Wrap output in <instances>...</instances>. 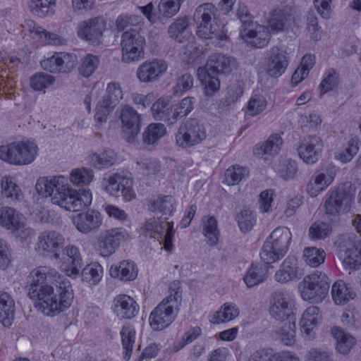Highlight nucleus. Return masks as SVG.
<instances>
[{"label": "nucleus", "mask_w": 361, "mask_h": 361, "mask_svg": "<svg viewBox=\"0 0 361 361\" xmlns=\"http://www.w3.org/2000/svg\"><path fill=\"white\" fill-rule=\"evenodd\" d=\"M26 288L35 306L48 316L63 311L73 300L70 281L61 279L55 269L47 266L39 267L30 273Z\"/></svg>", "instance_id": "1"}, {"label": "nucleus", "mask_w": 361, "mask_h": 361, "mask_svg": "<svg viewBox=\"0 0 361 361\" xmlns=\"http://www.w3.org/2000/svg\"><path fill=\"white\" fill-rule=\"evenodd\" d=\"M35 189L44 197H50L53 204L69 212H78L85 209L92 202V194L89 190L82 193L73 189L63 176L40 177L37 179Z\"/></svg>", "instance_id": "2"}, {"label": "nucleus", "mask_w": 361, "mask_h": 361, "mask_svg": "<svg viewBox=\"0 0 361 361\" xmlns=\"http://www.w3.org/2000/svg\"><path fill=\"white\" fill-rule=\"evenodd\" d=\"M179 282H173L170 286V295L164 298L151 312L149 322L155 331H161L169 326L176 317L178 305L181 300Z\"/></svg>", "instance_id": "3"}, {"label": "nucleus", "mask_w": 361, "mask_h": 361, "mask_svg": "<svg viewBox=\"0 0 361 361\" xmlns=\"http://www.w3.org/2000/svg\"><path fill=\"white\" fill-rule=\"evenodd\" d=\"M292 238L287 227L275 228L264 242L260 257L266 264L279 261L287 253Z\"/></svg>", "instance_id": "4"}, {"label": "nucleus", "mask_w": 361, "mask_h": 361, "mask_svg": "<svg viewBox=\"0 0 361 361\" xmlns=\"http://www.w3.org/2000/svg\"><path fill=\"white\" fill-rule=\"evenodd\" d=\"M37 152V145L32 141L13 142L0 147V159L16 166L27 165L34 161Z\"/></svg>", "instance_id": "5"}, {"label": "nucleus", "mask_w": 361, "mask_h": 361, "mask_svg": "<svg viewBox=\"0 0 361 361\" xmlns=\"http://www.w3.org/2000/svg\"><path fill=\"white\" fill-rule=\"evenodd\" d=\"M330 283L331 280L325 273L317 271L303 278L298 290L305 301L319 302L328 295Z\"/></svg>", "instance_id": "6"}, {"label": "nucleus", "mask_w": 361, "mask_h": 361, "mask_svg": "<svg viewBox=\"0 0 361 361\" xmlns=\"http://www.w3.org/2000/svg\"><path fill=\"white\" fill-rule=\"evenodd\" d=\"M215 6L209 3L199 6L194 13L196 23L197 35L202 39L216 38L223 39L224 35L217 32V25L214 23Z\"/></svg>", "instance_id": "7"}, {"label": "nucleus", "mask_w": 361, "mask_h": 361, "mask_svg": "<svg viewBox=\"0 0 361 361\" xmlns=\"http://www.w3.org/2000/svg\"><path fill=\"white\" fill-rule=\"evenodd\" d=\"M103 190L112 197H122L125 202L135 198L133 178L127 175L115 173L104 177L102 184Z\"/></svg>", "instance_id": "8"}, {"label": "nucleus", "mask_w": 361, "mask_h": 361, "mask_svg": "<svg viewBox=\"0 0 361 361\" xmlns=\"http://www.w3.org/2000/svg\"><path fill=\"white\" fill-rule=\"evenodd\" d=\"M206 130L196 118L183 123L176 133V143L181 148H189L201 143L206 138Z\"/></svg>", "instance_id": "9"}, {"label": "nucleus", "mask_w": 361, "mask_h": 361, "mask_svg": "<svg viewBox=\"0 0 361 361\" xmlns=\"http://www.w3.org/2000/svg\"><path fill=\"white\" fill-rule=\"evenodd\" d=\"M145 39L136 28H130L121 35V47L122 61L130 63L137 61L144 55Z\"/></svg>", "instance_id": "10"}, {"label": "nucleus", "mask_w": 361, "mask_h": 361, "mask_svg": "<svg viewBox=\"0 0 361 361\" xmlns=\"http://www.w3.org/2000/svg\"><path fill=\"white\" fill-rule=\"evenodd\" d=\"M184 0H160L157 11H155L152 2L144 6H139V10L152 24L164 23L177 15Z\"/></svg>", "instance_id": "11"}, {"label": "nucleus", "mask_w": 361, "mask_h": 361, "mask_svg": "<svg viewBox=\"0 0 361 361\" xmlns=\"http://www.w3.org/2000/svg\"><path fill=\"white\" fill-rule=\"evenodd\" d=\"M355 188L350 182H345L329 192L324 207L329 214H338L343 206L348 207L354 199Z\"/></svg>", "instance_id": "12"}, {"label": "nucleus", "mask_w": 361, "mask_h": 361, "mask_svg": "<svg viewBox=\"0 0 361 361\" xmlns=\"http://www.w3.org/2000/svg\"><path fill=\"white\" fill-rule=\"evenodd\" d=\"M293 306V300L288 293L276 290L270 297L269 312L275 320L284 322L295 319Z\"/></svg>", "instance_id": "13"}, {"label": "nucleus", "mask_w": 361, "mask_h": 361, "mask_svg": "<svg viewBox=\"0 0 361 361\" xmlns=\"http://www.w3.org/2000/svg\"><path fill=\"white\" fill-rule=\"evenodd\" d=\"M63 236L55 231H44L37 237L35 250L43 256L53 255L55 259H61L59 251L63 247Z\"/></svg>", "instance_id": "14"}, {"label": "nucleus", "mask_w": 361, "mask_h": 361, "mask_svg": "<svg viewBox=\"0 0 361 361\" xmlns=\"http://www.w3.org/2000/svg\"><path fill=\"white\" fill-rule=\"evenodd\" d=\"M106 21L102 17H96L80 22L78 25V36L90 44L97 46L102 43Z\"/></svg>", "instance_id": "15"}, {"label": "nucleus", "mask_w": 361, "mask_h": 361, "mask_svg": "<svg viewBox=\"0 0 361 361\" xmlns=\"http://www.w3.org/2000/svg\"><path fill=\"white\" fill-rule=\"evenodd\" d=\"M143 228L146 234L150 237L161 238L164 241V247L166 250L171 252L173 250V223L159 218H151L146 221Z\"/></svg>", "instance_id": "16"}, {"label": "nucleus", "mask_w": 361, "mask_h": 361, "mask_svg": "<svg viewBox=\"0 0 361 361\" xmlns=\"http://www.w3.org/2000/svg\"><path fill=\"white\" fill-rule=\"evenodd\" d=\"M339 257L345 270L359 269L361 265V243H354L348 236L339 245Z\"/></svg>", "instance_id": "17"}, {"label": "nucleus", "mask_w": 361, "mask_h": 361, "mask_svg": "<svg viewBox=\"0 0 361 361\" xmlns=\"http://www.w3.org/2000/svg\"><path fill=\"white\" fill-rule=\"evenodd\" d=\"M120 117L126 140L132 143L140 131L141 116L131 106L126 105L121 109Z\"/></svg>", "instance_id": "18"}, {"label": "nucleus", "mask_w": 361, "mask_h": 361, "mask_svg": "<svg viewBox=\"0 0 361 361\" xmlns=\"http://www.w3.org/2000/svg\"><path fill=\"white\" fill-rule=\"evenodd\" d=\"M41 66L51 73H69L75 67L76 56L69 53H57L41 61Z\"/></svg>", "instance_id": "19"}, {"label": "nucleus", "mask_w": 361, "mask_h": 361, "mask_svg": "<svg viewBox=\"0 0 361 361\" xmlns=\"http://www.w3.org/2000/svg\"><path fill=\"white\" fill-rule=\"evenodd\" d=\"M124 231L115 228L100 233L96 243V250L102 257H109L115 252L120 242L124 238Z\"/></svg>", "instance_id": "20"}, {"label": "nucleus", "mask_w": 361, "mask_h": 361, "mask_svg": "<svg viewBox=\"0 0 361 361\" xmlns=\"http://www.w3.org/2000/svg\"><path fill=\"white\" fill-rule=\"evenodd\" d=\"M167 68L166 63L162 60L147 61L138 66L136 76L140 82H153L166 71Z\"/></svg>", "instance_id": "21"}, {"label": "nucleus", "mask_w": 361, "mask_h": 361, "mask_svg": "<svg viewBox=\"0 0 361 361\" xmlns=\"http://www.w3.org/2000/svg\"><path fill=\"white\" fill-rule=\"evenodd\" d=\"M288 66V56L286 50L274 47L267 51V72L274 78L281 75Z\"/></svg>", "instance_id": "22"}, {"label": "nucleus", "mask_w": 361, "mask_h": 361, "mask_svg": "<svg viewBox=\"0 0 361 361\" xmlns=\"http://www.w3.org/2000/svg\"><path fill=\"white\" fill-rule=\"evenodd\" d=\"M336 173L334 166H329L322 172L315 173L307 185V193L312 197H317L333 183Z\"/></svg>", "instance_id": "23"}, {"label": "nucleus", "mask_w": 361, "mask_h": 361, "mask_svg": "<svg viewBox=\"0 0 361 361\" xmlns=\"http://www.w3.org/2000/svg\"><path fill=\"white\" fill-rule=\"evenodd\" d=\"M322 146L323 143L319 137L309 136L304 138L298 147V155L305 163L313 164L318 161Z\"/></svg>", "instance_id": "24"}, {"label": "nucleus", "mask_w": 361, "mask_h": 361, "mask_svg": "<svg viewBox=\"0 0 361 361\" xmlns=\"http://www.w3.org/2000/svg\"><path fill=\"white\" fill-rule=\"evenodd\" d=\"M73 222L79 232L87 234L94 232L101 226L102 217L99 212L95 210H89L75 216Z\"/></svg>", "instance_id": "25"}, {"label": "nucleus", "mask_w": 361, "mask_h": 361, "mask_svg": "<svg viewBox=\"0 0 361 361\" xmlns=\"http://www.w3.org/2000/svg\"><path fill=\"white\" fill-rule=\"evenodd\" d=\"M304 274L298 266L297 258L293 255L288 256L275 274V279L281 283L298 280Z\"/></svg>", "instance_id": "26"}, {"label": "nucleus", "mask_w": 361, "mask_h": 361, "mask_svg": "<svg viewBox=\"0 0 361 361\" xmlns=\"http://www.w3.org/2000/svg\"><path fill=\"white\" fill-rule=\"evenodd\" d=\"M240 35L245 41L255 48L266 47L270 40V32L268 27L253 25L252 27L241 30Z\"/></svg>", "instance_id": "27"}, {"label": "nucleus", "mask_w": 361, "mask_h": 361, "mask_svg": "<svg viewBox=\"0 0 361 361\" xmlns=\"http://www.w3.org/2000/svg\"><path fill=\"white\" fill-rule=\"evenodd\" d=\"M112 310L119 319H130L138 313L139 306L129 295H119L114 300Z\"/></svg>", "instance_id": "28"}, {"label": "nucleus", "mask_w": 361, "mask_h": 361, "mask_svg": "<svg viewBox=\"0 0 361 361\" xmlns=\"http://www.w3.org/2000/svg\"><path fill=\"white\" fill-rule=\"evenodd\" d=\"M63 269L68 276L78 275L82 265L79 249L73 245H67L63 250Z\"/></svg>", "instance_id": "29"}, {"label": "nucleus", "mask_w": 361, "mask_h": 361, "mask_svg": "<svg viewBox=\"0 0 361 361\" xmlns=\"http://www.w3.org/2000/svg\"><path fill=\"white\" fill-rule=\"evenodd\" d=\"M168 35L178 43H183L192 37L187 16L176 18L168 27Z\"/></svg>", "instance_id": "30"}, {"label": "nucleus", "mask_w": 361, "mask_h": 361, "mask_svg": "<svg viewBox=\"0 0 361 361\" xmlns=\"http://www.w3.org/2000/svg\"><path fill=\"white\" fill-rule=\"evenodd\" d=\"M232 59L222 54H213L207 61L203 68L207 73L218 75L220 73H227L231 70Z\"/></svg>", "instance_id": "31"}, {"label": "nucleus", "mask_w": 361, "mask_h": 361, "mask_svg": "<svg viewBox=\"0 0 361 361\" xmlns=\"http://www.w3.org/2000/svg\"><path fill=\"white\" fill-rule=\"evenodd\" d=\"M14 314V300L8 293L0 291V322L5 326H11Z\"/></svg>", "instance_id": "32"}, {"label": "nucleus", "mask_w": 361, "mask_h": 361, "mask_svg": "<svg viewBox=\"0 0 361 361\" xmlns=\"http://www.w3.org/2000/svg\"><path fill=\"white\" fill-rule=\"evenodd\" d=\"M110 275L121 280H134L137 276V269L133 262L124 260L119 265H111L109 269Z\"/></svg>", "instance_id": "33"}, {"label": "nucleus", "mask_w": 361, "mask_h": 361, "mask_svg": "<svg viewBox=\"0 0 361 361\" xmlns=\"http://www.w3.org/2000/svg\"><path fill=\"white\" fill-rule=\"evenodd\" d=\"M332 299L336 305H345L355 296L352 288L342 280L335 281L331 287Z\"/></svg>", "instance_id": "34"}, {"label": "nucleus", "mask_w": 361, "mask_h": 361, "mask_svg": "<svg viewBox=\"0 0 361 361\" xmlns=\"http://www.w3.org/2000/svg\"><path fill=\"white\" fill-rule=\"evenodd\" d=\"M319 308L310 306L303 312L300 319L301 331L307 336H311L313 329L318 324L319 319Z\"/></svg>", "instance_id": "35"}, {"label": "nucleus", "mask_w": 361, "mask_h": 361, "mask_svg": "<svg viewBox=\"0 0 361 361\" xmlns=\"http://www.w3.org/2000/svg\"><path fill=\"white\" fill-rule=\"evenodd\" d=\"M152 115L156 120H161L168 123L172 119L173 108L170 106V99L168 97L158 99L152 106Z\"/></svg>", "instance_id": "36"}, {"label": "nucleus", "mask_w": 361, "mask_h": 361, "mask_svg": "<svg viewBox=\"0 0 361 361\" xmlns=\"http://www.w3.org/2000/svg\"><path fill=\"white\" fill-rule=\"evenodd\" d=\"M106 93L100 102V106L114 108L123 98V92L118 82H112L107 85Z\"/></svg>", "instance_id": "37"}, {"label": "nucleus", "mask_w": 361, "mask_h": 361, "mask_svg": "<svg viewBox=\"0 0 361 361\" xmlns=\"http://www.w3.org/2000/svg\"><path fill=\"white\" fill-rule=\"evenodd\" d=\"M283 144L281 137L278 134H272L268 140L261 146L255 147L253 152L255 155L264 154L275 155L278 154Z\"/></svg>", "instance_id": "38"}, {"label": "nucleus", "mask_w": 361, "mask_h": 361, "mask_svg": "<svg viewBox=\"0 0 361 361\" xmlns=\"http://www.w3.org/2000/svg\"><path fill=\"white\" fill-rule=\"evenodd\" d=\"M89 160L92 166L102 169L113 166L116 160V156L114 151L106 150L101 153L90 154Z\"/></svg>", "instance_id": "39"}, {"label": "nucleus", "mask_w": 361, "mask_h": 361, "mask_svg": "<svg viewBox=\"0 0 361 361\" xmlns=\"http://www.w3.org/2000/svg\"><path fill=\"white\" fill-rule=\"evenodd\" d=\"M2 193L15 203L23 200V194L20 187L13 181L11 177H3L1 181Z\"/></svg>", "instance_id": "40"}, {"label": "nucleus", "mask_w": 361, "mask_h": 361, "mask_svg": "<svg viewBox=\"0 0 361 361\" xmlns=\"http://www.w3.org/2000/svg\"><path fill=\"white\" fill-rule=\"evenodd\" d=\"M166 133L165 126L161 123H151L142 134V140L147 145H154Z\"/></svg>", "instance_id": "41"}, {"label": "nucleus", "mask_w": 361, "mask_h": 361, "mask_svg": "<svg viewBox=\"0 0 361 361\" xmlns=\"http://www.w3.org/2000/svg\"><path fill=\"white\" fill-rule=\"evenodd\" d=\"M331 332L336 340L338 351L343 355L348 354L355 344L354 338L337 327L332 329Z\"/></svg>", "instance_id": "42"}, {"label": "nucleus", "mask_w": 361, "mask_h": 361, "mask_svg": "<svg viewBox=\"0 0 361 361\" xmlns=\"http://www.w3.org/2000/svg\"><path fill=\"white\" fill-rule=\"evenodd\" d=\"M199 76L202 85L204 86V94L212 96L220 88V80L216 75L207 73L204 69H199Z\"/></svg>", "instance_id": "43"}, {"label": "nucleus", "mask_w": 361, "mask_h": 361, "mask_svg": "<svg viewBox=\"0 0 361 361\" xmlns=\"http://www.w3.org/2000/svg\"><path fill=\"white\" fill-rule=\"evenodd\" d=\"M195 99L192 97H187L177 103L172 111V119L169 121V125L175 123L178 119L188 116L194 109Z\"/></svg>", "instance_id": "44"}, {"label": "nucleus", "mask_w": 361, "mask_h": 361, "mask_svg": "<svg viewBox=\"0 0 361 361\" xmlns=\"http://www.w3.org/2000/svg\"><path fill=\"white\" fill-rule=\"evenodd\" d=\"M238 314L239 310L235 304L225 303L216 312L211 322L216 324L229 322L236 318Z\"/></svg>", "instance_id": "45"}, {"label": "nucleus", "mask_w": 361, "mask_h": 361, "mask_svg": "<svg viewBox=\"0 0 361 361\" xmlns=\"http://www.w3.org/2000/svg\"><path fill=\"white\" fill-rule=\"evenodd\" d=\"M56 0H31L29 5L30 12L40 18L52 15Z\"/></svg>", "instance_id": "46"}, {"label": "nucleus", "mask_w": 361, "mask_h": 361, "mask_svg": "<svg viewBox=\"0 0 361 361\" xmlns=\"http://www.w3.org/2000/svg\"><path fill=\"white\" fill-rule=\"evenodd\" d=\"M288 323L276 331L277 338L285 345H292L295 341V319L288 320Z\"/></svg>", "instance_id": "47"}, {"label": "nucleus", "mask_w": 361, "mask_h": 361, "mask_svg": "<svg viewBox=\"0 0 361 361\" xmlns=\"http://www.w3.org/2000/svg\"><path fill=\"white\" fill-rule=\"evenodd\" d=\"M94 171L92 169L82 167L74 169L70 174V181L75 185H88L94 178Z\"/></svg>", "instance_id": "48"}, {"label": "nucleus", "mask_w": 361, "mask_h": 361, "mask_svg": "<svg viewBox=\"0 0 361 361\" xmlns=\"http://www.w3.org/2000/svg\"><path fill=\"white\" fill-rule=\"evenodd\" d=\"M121 341L125 350L124 358L128 360L135 343V331L133 326L130 324H125L121 331Z\"/></svg>", "instance_id": "49"}, {"label": "nucleus", "mask_w": 361, "mask_h": 361, "mask_svg": "<svg viewBox=\"0 0 361 361\" xmlns=\"http://www.w3.org/2000/svg\"><path fill=\"white\" fill-rule=\"evenodd\" d=\"M81 274L83 281L90 285H96L102 279L103 268L99 263H91L82 269Z\"/></svg>", "instance_id": "50"}, {"label": "nucleus", "mask_w": 361, "mask_h": 361, "mask_svg": "<svg viewBox=\"0 0 361 361\" xmlns=\"http://www.w3.org/2000/svg\"><path fill=\"white\" fill-rule=\"evenodd\" d=\"M173 203V198L170 195L158 197L150 202L149 209L152 212H159L164 215H170L174 210Z\"/></svg>", "instance_id": "51"}, {"label": "nucleus", "mask_w": 361, "mask_h": 361, "mask_svg": "<svg viewBox=\"0 0 361 361\" xmlns=\"http://www.w3.org/2000/svg\"><path fill=\"white\" fill-rule=\"evenodd\" d=\"M248 175L249 171L246 167L234 165L226 171L225 182L229 185H235L247 178Z\"/></svg>", "instance_id": "52"}, {"label": "nucleus", "mask_w": 361, "mask_h": 361, "mask_svg": "<svg viewBox=\"0 0 361 361\" xmlns=\"http://www.w3.org/2000/svg\"><path fill=\"white\" fill-rule=\"evenodd\" d=\"M23 219L16 210L11 207H3L0 209V225L8 230H12L16 225L15 223Z\"/></svg>", "instance_id": "53"}, {"label": "nucleus", "mask_w": 361, "mask_h": 361, "mask_svg": "<svg viewBox=\"0 0 361 361\" xmlns=\"http://www.w3.org/2000/svg\"><path fill=\"white\" fill-rule=\"evenodd\" d=\"M265 279V272L262 267L252 264L244 276V281L249 288L253 287Z\"/></svg>", "instance_id": "54"}, {"label": "nucleus", "mask_w": 361, "mask_h": 361, "mask_svg": "<svg viewBox=\"0 0 361 361\" xmlns=\"http://www.w3.org/2000/svg\"><path fill=\"white\" fill-rule=\"evenodd\" d=\"M303 257L307 264L317 267L324 262L326 254L323 250L312 247L304 250Z\"/></svg>", "instance_id": "55"}, {"label": "nucleus", "mask_w": 361, "mask_h": 361, "mask_svg": "<svg viewBox=\"0 0 361 361\" xmlns=\"http://www.w3.org/2000/svg\"><path fill=\"white\" fill-rule=\"evenodd\" d=\"M55 82V78L51 75L40 72L33 75L30 78V86L36 91L49 88Z\"/></svg>", "instance_id": "56"}, {"label": "nucleus", "mask_w": 361, "mask_h": 361, "mask_svg": "<svg viewBox=\"0 0 361 361\" xmlns=\"http://www.w3.org/2000/svg\"><path fill=\"white\" fill-rule=\"evenodd\" d=\"M99 63V59L97 56L87 54L81 59L80 65L78 68L79 73L85 78H88L95 71Z\"/></svg>", "instance_id": "57"}, {"label": "nucleus", "mask_w": 361, "mask_h": 361, "mask_svg": "<svg viewBox=\"0 0 361 361\" xmlns=\"http://www.w3.org/2000/svg\"><path fill=\"white\" fill-rule=\"evenodd\" d=\"M331 231V226L329 224L318 221L310 227L309 235L312 240H318L329 236Z\"/></svg>", "instance_id": "58"}, {"label": "nucleus", "mask_w": 361, "mask_h": 361, "mask_svg": "<svg viewBox=\"0 0 361 361\" xmlns=\"http://www.w3.org/2000/svg\"><path fill=\"white\" fill-rule=\"evenodd\" d=\"M276 171L283 179H291L295 176L298 171L297 164L293 160H283L280 161L276 167Z\"/></svg>", "instance_id": "59"}, {"label": "nucleus", "mask_w": 361, "mask_h": 361, "mask_svg": "<svg viewBox=\"0 0 361 361\" xmlns=\"http://www.w3.org/2000/svg\"><path fill=\"white\" fill-rule=\"evenodd\" d=\"M235 219L240 231L243 233L250 231L255 223L253 212L248 209H243L238 213Z\"/></svg>", "instance_id": "60"}, {"label": "nucleus", "mask_w": 361, "mask_h": 361, "mask_svg": "<svg viewBox=\"0 0 361 361\" xmlns=\"http://www.w3.org/2000/svg\"><path fill=\"white\" fill-rule=\"evenodd\" d=\"M203 231L204 236L207 238V243L210 245H214L219 240V231L217 230V221L211 216L204 223Z\"/></svg>", "instance_id": "61"}, {"label": "nucleus", "mask_w": 361, "mask_h": 361, "mask_svg": "<svg viewBox=\"0 0 361 361\" xmlns=\"http://www.w3.org/2000/svg\"><path fill=\"white\" fill-rule=\"evenodd\" d=\"M339 83V74L334 69H330L327 71L326 75L323 78L320 83L322 93H326L332 90Z\"/></svg>", "instance_id": "62"}, {"label": "nucleus", "mask_w": 361, "mask_h": 361, "mask_svg": "<svg viewBox=\"0 0 361 361\" xmlns=\"http://www.w3.org/2000/svg\"><path fill=\"white\" fill-rule=\"evenodd\" d=\"M15 224L16 225L11 231L16 236L19 238L21 240H27L35 235V231L29 226H27L24 216L23 219L18 220V221Z\"/></svg>", "instance_id": "63"}, {"label": "nucleus", "mask_w": 361, "mask_h": 361, "mask_svg": "<svg viewBox=\"0 0 361 361\" xmlns=\"http://www.w3.org/2000/svg\"><path fill=\"white\" fill-rule=\"evenodd\" d=\"M267 106V102L263 97L256 96L252 97L247 105V114L254 116L262 112Z\"/></svg>", "instance_id": "64"}]
</instances>
